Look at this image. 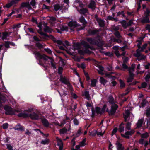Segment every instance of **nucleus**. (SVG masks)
Here are the masks:
<instances>
[{
	"label": "nucleus",
	"mask_w": 150,
	"mask_h": 150,
	"mask_svg": "<svg viewBox=\"0 0 150 150\" xmlns=\"http://www.w3.org/2000/svg\"><path fill=\"white\" fill-rule=\"evenodd\" d=\"M114 34L117 38H119L121 37L120 34L118 31H115V32Z\"/></svg>",
	"instance_id": "69168bd1"
},
{
	"label": "nucleus",
	"mask_w": 150,
	"mask_h": 150,
	"mask_svg": "<svg viewBox=\"0 0 150 150\" xmlns=\"http://www.w3.org/2000/svg\"><path fill=\"white\" fill-rule=\"evenodd\" d=\"M88 33L90 36H93L96 35L98 32H99L100 30L97 29H95L94 30L89 29L88 31Z\"/></svg>",
	"instance_id": "9b49d317"
},
{
	"label": "nucleus",
	"mask_w": 150,
	"mask_h": 150,
	"mask_svg": "<svg viewBox=\"0 0 150 150\" xmlns=\"http://www.w3.org/2000/svg\"><path fill=\"white\" fill-rule=\"evenodd\" d=\"M79 20L80 22L82 23L83 25L85 26V25L88 23L83 16H81Z\"/></svg>",
	"instance_id": "4be33fe9"
},
{
	"label": "nucleus",
	"mask_w": 150,
	"mask_h": 150,
	"mask_svg": "<svg viewBox=\"0 0 150 150\" xmlns=\"http://www.w3.org/2000/svg\"><path fill=\"white\" fill-rule=\"evenodd\" d=\"M8 124L7 123L3 124L2 125L3 129H7L8 127Z\"/></svg>",
	"instance_id": "680f3d73"
},
{
	"label": "nucleus",
	"mask_w": 150,
	"mask_h": 150,
	"mask_svg": "<svg viewBox=\"0 0 150 150\" xmlns=\"http://www.w3.org/2000/svg\"><path fill=\"white\" fill-rule=\"evenodd\" d=\"M108 102L111 105L115 104L114 102V99L112 96H110L108 97Z\"/></svg>",
	"instance_id": "bb28decb"
},
{
	"label": "nucleus",
	"mask_w": 150,
	"mask_h": 150,
	"mask_svg": "<svg viewBox=\"0 0 150 150\" xmlns=\"http://www.w3.org/2000/svg\"><path fill=\"white\" fill-rule=\"evenodd\" d=\"M131 123L128 122L126 125V129L129 130H131Z\"/></svg>",
	"instance_id": "de8ad7c7"
},
{
	"label": "nucleus",
	"mask_w": 150,
	"mask_h": 150,
	"mask_svg": "<svg viewBox=\"0 0 150 150\" xmlns=\"http://www.w3.org/2000/svg\"><path fill=\"white\" fill-rule=\"evenodd\" d=\"M36 3L35 0H31L30 2V4L34 8H35L34 7L35 6Z\"/></svg>",
	"instance_id": "603ef678"
},
{
	"label": "nucleus",
	"mask_w": 150,
	"mask_h": 150,
	"mask_svg": "<svg viewBox=\"0 0 150 150\" xmlns=\"http://www.w3.org/2000/svg\"><path fill=\"white\" fill-rule=\"evenodd\" d=\"M120 23L122 25V27L124 29H126L127 28V23L125 20H123L120 21Z\"/></svg>",
	"instance_id": "5701e85b"
},
{
	"label": "nucleus",
	"mask_w": 150,
	"mask_h": 150,
	"mask_svg": "<svg viewBox=\"0 0 150 150\" xmlns=\"http://www.w3.org/2000/svg\"><path fill=\"white\" fill-rule=\"evenodd\" d=\"M73 47L74 50H78V53L81 55L84 56L85 54H90L92 52L89 50H94L95 49L93 46H91L86 42L84 40H82L81 42L74 43Z\"/></svg>",
	"instance_id": "f257e3e1"
},
{
	"label": "nucleus",
	"mask_w": 150,
	"mask_h": 150,
	"mask_svg": "<svg viewBox=\"0 0 150 150\" xmlns=\"http://www.w3.org/2000/svg\"><path fill=\"white\" fill-rule=\"evenodd\" d=\"M43 30L45 33H50L53 31V30L49 26L45 25H44Z\"/></svg>",
	"instance_id": "4468645a"
},
{
	"label": "nucleus",
	"mask_w": 150,
	"mask_h": 150,
	"mask_svg": "<svg viewBox=\"0 0 150 150\" xmlns=\"http://www.w3.org/2000/svg\"><path fill=\"white\" fill-rule=\"evenodd\" d=\"M116 145L117 150H124L125 149V148L124 146L118 141H117Z\"/></svg>",
	"instance_id": "f8f14e48"
},
{
	"label": "nucleus",
	"mask_w": 150,
	"mask_h": 150,
	"mask_svg": "<svg viewBox=\"0 0 150 150\" xmlns=\"http://www.w3.org/2000/svg\"><path fill=\"white\" fill-rule=\"evenodd\" d=\"M96 4L95 2L93 0H91L88 7L91 9H93L95 7Z\"/></svg>",
	"instance_id": "6ab92c4d"
},
{
	"label": "nucleus",
	"mask_w": 150,
	"mask_h": 150,
	"mask_svg": "<svg viewBox=\"0 0 150 150\" xmlns=\"http://www.w3.org/2000/svg\"><path fill=\"white\" fill-rule=\"evenodd\" d=\"M68 27L67 26H63L61 28V30L62 31H68Z\"/></svg>",
	"instance_id": "bf43d9fd"
},
{
	"label": "nucleus",
	"mask_w": 150,
	"mask_h": 150,
	"mask_svg": "<svg viewBox=\"0 0 150 150\" xmlns=\"http://www.w3.org/2000/svg\"><path fill=\"white\" fill-rule=\"evenodd\" d=\"M10 35V33H9L8 32L6 31L2 32V36L1 37L2 40L7 39V37H9Z\"/></svg>",
	"instance_id": "2eb2a0df"
},
{
	"label": "nucleus",
	"mask_w": 150,
	"mask_h": 150,
	"mask_svg": "<svg viewBox=\"0 0 150 150\" xmlns=\"http://www.w3.org/2000/svg\"><path fill=\"white\" fill-rule=\"evenodd\" d=\"M63 70V68L61 67H58V74L59 75H62V73Z\"/></svg>",
	"instance_id": "6e6d98bb"
},
{
	"label": "nucleus",
	"mask_w": 150,
	"mask_h": 150,
	"mask_svg": "<svg viewBox=\"0 0 150 150\" xmlns=\"http://www.w3.org/2000/svg\"><path fill=\"white\" fill-rule=\"evenodd\" d=\"M106 108L107 105L105 104H104L101 110H100L102 114L105 112Z\"/></svg>",
	"instance_id": "37998d69"
},
{
	"label": "nucleus",
	"mask_w": 150,
	"mask_h": 150,
	"mask_svg": "<svg viewBox=\"0 0 150 150\" xmlns=\"http://www.w3.org/2000/svg\"><path fill=\"white\" fill-rule=\"evenodd\" d=\"M147 44L146 43H145L140 48V51H141L142 52H143L144 51V50L145 49L146 47L147 46Z\"/></svg>",
	"instance_id": "4d7b16f0"
},
{
	"label": "nucleus",
	"mask_w": 150,
	"mask_h": 150,
	"mask_svg": "<svg viewBox=\"0 0 150 150\" xmlns=\"http://www.w3.org/2000/svg\"><path fill=\"white\" fill-rule=\"evenodd\" d=\"M97 132V131L93 130L90 133V135L94 137L96 136Z\"/></svg>",
	"instance_id": "3c124183"
},
{
	"label": "nucleus",
	"mask_w": 150,
	"mask_h": 150,
	"mask_svg": "<svg viewBox=\"0 0 150 150\" xmlns=\"http://www.w3.org/2000/svg\"><path fill=\"white\" fill-rule=\"evenodd\" d=\"M99 69L100 71H99V74H103V72L104 70V67L102 66H99Z\"/></svg>",
	"instance_id": "0e129e2a"
},
{
	"label": "nucleus",
	"mask_w": 150,
	"mask_h": 150,
	"mask_svg": "<svg viewBox=\"0 0 150 150\" xmlns=\"http://www.w3.org/2000/svg\"><path fill=\"white\" fill-rule=\"evenodd\" d=\"M134 130H131L130 131H127L125 132V134H121V136L123 137L126 139H129L130 138L129 135H132L134 133Z\"/></svg>",
	"instance_id": "1a4fd4ad"
},
{
	"label": "nucleus",
	"mask_w": 150,
	"mask_h": 150,
	"mask_svg": "<svg viewBox=\"0 0 150 150\" xmlns=\"http://www.w3.org/2000/svg\"><path fill=\"white\" fill-rule=\"evenodd\" d=\"M97 82V80L95 79H93L91 80V87H95L96 86V83Z\"/></svg>",
	"instance_id": "72a5a7b5"
},
{
	"label": "nucleus",
	"mask_w": 150,
	"mask_h": 150,
	"mask_svg": "<svg viewBox=\"0 0 150 150\" xmlns=\"http://www.w3.org/2000/svg\"><path fill=\"white\" fill-rule=\"evenodd\" d=\"M59 81L62 83L67 85H69L70 83L69 81V79L65 76L61 75L60 76Z\"/></svg>",
	"instance_id": "6e6552de"
},
{
	"label": "nucleus",
	"mask_w": 150,
	"mask_h": 150,
	"mask_svg": "<svg viewBox=\"0 0 150 150\" xmlns=\"http://www.w3.org/2000/svg\"><path fill=\"white\" fill-rule=\"evenodd\" d=\"M141 22L142 23H150L149 18L144 17L141 20Z\"/></svg>",
	"instance_id": "a878e982"
},
{
	"label": "nucleus",
	"mask_w": 150,
	"mask_h": 150,
	"mask_svg": "<svg viewBox=\"0 0 150 150\" xmlns=\"http://www.w3.org/2000/svg\"><path fill=\"white\" fill-rule=\"evenodd\" d=\"M145 17L146 18H149V17L150 16V12L149 11V10L147 8L146 11L145 12Z\"/></svg>",
	"instance_id": "f704fd0d"
},
{
	"label": "nucleus",
	"mask_w": 150,
	"mask_h": 150,
	"mask_svg": "<svg viewBox=\"0 0 150 150\" xmlns=\"http://www.w3.org/2000/svg\"><path fill=\"white\" fill-rule=\"evenodd\" d=\"M49 18L50 23L52 25L54 24L56 20V18L54 16H50Z\"/></svg>",
	"instance_id": "aec40b11"
},
{
	"label": "nucleus",
	"mask_w": 150,
	"mask_h": 150,
	"mask_svg": "<svg viewBox=\"0 0 150 150\" xmlns=\"http://www.w3.org/2000/svg\"><path fill=\"white\" fill-rule=\"evenodd\" d=\"M35 46L38 47L39 49L43 48L44 47V46L40 43L39 42L36 43Z\"/></svg>",
	"instance_id": "58836bf2"
},
{
	"label": "nucleus",
	"mask_w": 150,
	"mask_h": 150,
	"mask_svg": "<svg viewBox=\"0 0 150 150\" xmlns=\"http://www.w3.org/2000/svg\"><path fill=\"white\" fill-rule=\"evenodd\" d=\"M125 115H124V117L128 118L130 116V110L127 109L125 111Z\"/></svg>",
	"instance_id": "ea45409f"
},
{
	"label": "nucleus",
	"mask_w": 150,
	"mask_h": 150,
	"mask_svg": "<svg viewBox=\"0 0 150 150\" xmlns=\"http://www.w3.org/2000/svg\"><path fill=\"white\" fill-rule=\"evenodd\" d=\"M44 50L45 52H47L49 54H50L52 53L51 50L49 48H45Z\"/></svg>",
	"instance_id": "338daca9"
},
{
	"label": "nucleus",
	"mask_w": 150,
	"mask_h": 150,
	"mask_svg": "<svg viewBox=\"0 0 150 150\" xmlns=\"http://www.w3.org/2000/svg\"><path fill=\"white\" fill-rule=\"evenodd\" d=\"M40 120L41 122L44 127L47 128L50 127V123L44 117H42Z\"/></svg>",
	"instance_id": "0eeeda50"
},
{
	"label": "nucleus",
	"mask_w": 150,
	"mask_h": 150,
	"mask_svg": "<svg viewBox=\"0 0 150 150\" xmlns=\"http://www.w3.org/2000/svg\"><path fill=\"white\" fill-rule=\"evenodd\" d=\"M140 57L138 58V60L139 61H140L142 60H145L146 58V56H145L144 55H142Z\"/></svg>",
	"instance_id": "e2e57ef3"
},
{
	"label": "nucleus",
	"mask_w": 150,
	"mask_h": 150,
	"mask_svg": "<svg viewBox=\"0 0 150 150\" xmlns=\"http://www.w3.org/2000/svg\"><path fill=\"white\" fill-rule=\"evenodd\" d=\"M10 42L9 41H5L4 43V46L6 48H10Z\"/></svg>",
	"instance_id": "49530a36"
},
{
	"label": "nucleus",
	"mask_w": 150,
	"mask_h": 150,
	"mask_svg": "<svg viewBox=\"0 0 150 150\" xmlns=\"http://www.w3.org/2000/svg\"><path fill=\"white\" fill-rule=\"evenodd\" d=\"M17 116L20 117H23L24 118L29 117L28 114L25 112H20L18 114Z\"/></svg>",
	"instance_id": "a211bd4d"
},
{
	"label": "nucleus",
	"mask_w": 150,
	"mask_h": 150,
	"mask_svg": "<svg viewBox=\"0 0 150 150\" xmlns=\"http://www.w3.org/2000/svg\"><path fill=\"white\" fill-rule=\"evenodd\" d=\"M144 66L145 69H149L150 68V63L148 62L146 65H144Z\"/></svg>",
	"instance_id": "774afa93"
},
{
	"label": "nucleus",
	"mask_w": 150,
	"mask_h": 150,
	"mask_svg": "<svg viewBox=\"0 0 150 150\" xmlns=\"http://www.w3.org/2000/svg\"><path fill=\"white\" fill-rule=\"evenodd\" d=\"M56 139L57 141V145L58 146H63V144L62 142V140L59 138L58 137H57L56 138Z\"/></svg>",
	"instance_id": "c756f323"
},
{
	"label": "nucleus",
	"mask_w": 150,
	"mask_h": 150,
	"mask_svg": "<svg viewBox=\"0 0 150 150\" xmlns=\"http://www.w3.org/2000/svg\"><path fill=\"white\" fill-rule=\"evenodd\" d=\"M100 82L101 84L105 86L107 82V81L103 77L100 78Z\"/></svg>",
	"instance_id": "7c9ffc66"
},
{
	"label": "nucleus",
	"mask_w": 150,
	"mask_h": 150,
	"mask_svg": "<svg viewBox=\"0 0 150 150\" xmlns=\"http://www.w3.org/2000/svg\"><path fill=\"white\" fill-rule=\"evenodd\" d=\"M15 130H17L21 131H24L25 128L23 126H22L20 123L16 125L15 127L13 128Z\"/></svg>",
	"instance_id": "ddd939ff"
},
{
	"label": "nucleus",
	"mask_w": 150,
	"mask_h": 150,
	"mask_svg": "<svg viewBox=\"0 0 150 150\" xmlns=\"http://www.w3.org/2000/svg\"><path fill=\"white\" fill-rule=\"evenodd\" d=\"M82 130L81 127H80L78 130L77 132L74 134L73 136L75 137H79L83 133L82 131Z\"/></svg>",
	"instance_id": "dca6fc26"
},
{
	"label": "nucleus",
	"mask_w": 150,
	"mask_h": 150,
	"mask_svg": "<svg viewBox=\"0 0 150 150\" xmlns=\"http://www.w3.org/2000/svg\"><path fill=\"white\" fill-rule=\"evenodd\" d=\"M99 34V32H98L96 35V36L94 38H87L86 40L91 44L96 45L102 50L103 48L104 42L100 38V36Z\"/></svg>",
	"instance_id": "f03ea898"
},
{
	"label": "nucleus",
	"mask_w": 150,
	"mask_h": 150,
	"mask_svg": "<svg viewBox=\"0 0 150 150\" xmlns=\"http://www.w3.org/2000/svg\"><path fill=\"white\" fill-rule=\"evenodd\" d=\"M41 34L42 36H43L45 38L52 37V38H54V37L51 35H48L46 33H42Z\"/></svg>",
	"instance_id": "e433bc0d"
},
{
	"label": "nucleus",
	"mask_w": 150,
	"mask_h": 150,
	"mask_svg": "<svg viewBox=\"0 0 150 150\" xmlns=\"http://www.w3.org/2000/svg\"><path fill=\"white\" fill-rule=\"evenodd\" d=\"M98 23L99 26L100 27H104L105 26V21L101 18H100L98 21L97 22Z\"/></svg>",
	"instance_id": "f3484780"
},
{
	"label": "nucleus",
	"mask_w": 150,
	"mask_h": 150,
	"mask_svg": "<svg viewBox=\"0 0 150 150\" xmlns=\"http://www.w3.org/2000/svg\"><path fill=\"white\" fill-rule=\"evenodd\" d=\"M83 95L85 96V98L88 100H89L90 99V97L89 94V92L87 91H85L84 93H83Z\"/></svg>",
	"instance_id": "412c9836"
},
{
	"label": "nucleus",
	"mask_w": 150,
	"mask_h": 150,
	"mask_svg": "<svg viewBox=\"0 0 150 150\" xmlns=\"http://www.w3.org/2000/svg\"><path fill=\"white\" fill-rule=\"evenodd\" d=\"M141 51H140V49H137L136 50V54L135 55V57H137V58H139V57H140L141 55V54L140 53V52H141Z\"/></svg>",
	"instance_id": "4c0bfd02"
},
{
	"label": "nucleus",
	"mask_w": 150,
	"mask_h": 150,
	"mask_svg": "<svg viewBox=\"0 0 150 150\" xmlns=\"http://www.w3.org/2000/svg\"><path fill=\"white\" fill-rule=\"evenodd\" d=\"M4 108L5 110V113L6 115H15V111L11 107L6 105L4 107Z\"/></svg>",
	"instance_id": "39448f33"
},
{
	"label": "nucleus",
	"mask_w": 150,
	"mask_h": 150,
	"mask_svg": "<svg viewBox=\"0 0 150 150\" xmlns=\"http://www.w3.org/2000/svg\"><path fill=\"white\" fill-rule=\"evenodd\" d=\"M29 117H30L33 120H39L42 117L41 115H39L35 112L30 114Z\"/></svg>",
	"instance_id": "423d86ee"
},
{
	"label": "nucleus",
	"mask_w": 150,
	"mask_h": 150,
	"mask_svg": "<svg viewBox=\"0 0 150 150\" xmlns=\"http://www.w3.org/2000/svg\"><path fill=\"white\" fill-rule=\"evenodd\" d=\"M146 115L147 117H149L150 116V108H148L146 111Z\"/></svg>",
	"instance_id": "09e8293b"
},
{
	"label": "nucleus",
	"mask_w": 150,
	"mask_h": 150,
	"mask_svg": "<svg viewBox=\"0 0 150 150\" xmlns=\"http://www.w3.org/2000/svg\"><path fill=\"white\" fill-rule=\"evenodd\" d=\"M54 7V10L56 11H57L59 9L61 10L62 8L60 6V5L58 4H55Z\"/></svg>",
	"instance_id": "c85d7f7f"
},
{
	"label": "nucleus",
	"mask_w": 150,
	"mask_h": 150,
	"mask_svg": "<svg viewBox=\"0 0 150 150\" xmlns=\"http://www.w3.org/2000/svg\"><path fill=\"white\" fill-rule=\"evenodd\" d=\"M119 81L120 85V87L121 88H124L125 87V84L123 81L121 79H120L119 80Z\"/></svg>",
	"instance_id": "473e14b6"
},
{
	"label": "nucleus",
	"mask_w": 150,
	"mask_h": 150,
	"mask_svg": "<svg viewBox=\"0 0 150 150\" xmlns=\"http://www.w3.org/2000/svg\"><path fill=\"white\" fill-rule=\"evenodd\" d=\"M50 6H47L45 5V4H43L42 7V9L43 10L47 9V10L48 11H50Z\"/></svg>",
	"instance_id": "79ce46f5"
},
{
	"label": "nucleus",
	"mask_w": 150,
	"mask_h": 150,
	"mask_svg": "<svg viewBox=\"0 0 150 150\" xmlns=\"http://www.w3.org/2000/svg\"><path fill=\"white\" fill-rule=\"evenodd\" d=\"M111 105L110 112L112 114V116H113L116 112V110L118 108V105L115 103Z\"/></svg>",
	"instance_id": "9d476101"
},
{
	"label": "nucleus",
	"mask_w": 150,
	"mask_h": 150,
	"mask_svg": "<svg viewBox=\"0 0 150 150\" xmlns=\"http://www.w3.org/2000/svg\"><path fill=\"white\" fill-rule=\"evenodd\" d=\"M149 137L148 133L147 132H146L142 134L141 135V137L143 138H147Z\"/></svg>",
	"instance_id": "8fccbe9b"
},
{
	"label": "nucleus",
	"mask_w": 150,
	"mask_h": 150,
	"mask_svg": "<svg viewBox=\"0 0 150 150\" xmlns=\"http://www.w3.org/2000/svg\"><path fill=\"white\" fill-rule=\"evenodd\" d=\"M143 120L141 119L139 120L137 123V128L141 127L142 125Z\"/></svg>",
	"instance_id": "393cba45"
},
{
	"label": "nucleus",
	"mask_w": 150,
	"mask_h": 150,
	"mask_svg": "<svg viewBox=\"0 0 150 150\" xmlns=\"http://www.w3.org/2000/svg\"><path fill=\"white\" fill-rule=\"evenodd\" d=\"M34 54L36 56V58L39 59V62L38 64L40 65L45 67V66L43 63H42L41 59H43L44 60L47 61L48 59H50L51 58L45 54H43L42 55L39 52L37 51H35Z\"/></svg>",
	"instance_id": "7ed1b4c3"
},
{
	"label": "nucleus",
	"mask_w": 150,
	"mask_h": 150,
	"mask_svg": "<svg viewBox=\"0 0 150 150\" xmlns=\"http://www.w3.org/2000/svg\"><path fill=\"white\" fill-rule=\"evenodd\" d=\"M137 42H138V43L137 45V46L138 48V49H140L141 48V45L142 44V41L141 40H138Z\"/></svg>",
	"instance_id": "052dcab7"
},
{
	"label": "nucleus",
	"mask_w": 150,
	"mask_h": 150,
	"mask_svg": "<svg viewBox=\"0 0 150 150\" xmlns=\"http://www.w3.org/2000/svg\"><path fill=\"white\" fill-rule=\"evenodd\" d=\"M101 108L100 107L97 106L95 108V113L97 114L102 115V113L101 112Z\"/></svg>",
	"instance_id": "cd10ccee"
},
{
	"label": "nucleus",
	"mask_w": 150,
	"mask_h": 150,
	"mask_svg": "<svg viewBox=\"0 0 150 150\" xmlns=\"http://www.w3.org/2000/svg\"><path fill=\"white\" fill-rule=\"evenodd\" d=\"M56 42L58 45H63L65 47H66V45L64 44L63 43V42L62 41L60 40H58L56 41Z\"/></svg>",
	"instance_id": "5fc2aeb1"
},
{
	"label": "nucleus",
	"mask_w": 150,
	"mask_h": 150,
	"mask_svg": "<svg viewBox=\"0 0 150 150\" xmlns=\"http://www.w3.org/2000/svg\"><path fill=\"white\" fill-rule=\"evenodd\" d=\"M6 99L4 97H0V106H1L2 103L5 102Z\"/></svg>",
	"instance_id": "c03bdc74"
},
{
	"label": "nucleus",
	"mask_w": 150,
	"mask_h": 150,
	"mask_svg": "<svg viewBox=\"0 0 150 150\" xmlns=\"http://www.w3.org/2000/svg\"><path fill=\"white\" fill-rule=\"evenodd\" d=\"M144 79L146 82H149L150 79V71L148 72V74L146 75Z\"/></svg>",
	"instance_id": "c9c22d12"
},
{
	"label": "nucleus",
	"mask_w": 150,
	"mask_h": 150,
	"mask_svg": "<svg viewBox=\"0 0 150 150\" xmlns=\"http://www.w3.org/2000/svg\"><path fill=\"white\" fill-rule=\"evenodd\" d=\"M86 141V139L85 138L83 139V140L80 142V145L81 146H84L86 144L85 142Z\"/></svg>",
	"instance_id": "a19ab883"
},
{
	"label": "nucleus",
	"mask_w": 150,
	"mask_h": 150,
	"mask_svg": "<svg viewBox=\"0 0 150 150\" xmlns=\"http://www.w3.org/2000/svg\"><path fill=\"white\" fill-rule=\"evenodd\" d=\"M122 59H123V63H127L129 60V58L127 57H125V58H124V57H122Z\"/></svg>",
	"instance_id": "13d9d810"
},
{
	"label": "nucleus",
	"mask_w": 150,
	"mask_h": 150,
	"mask_svg": "<svg viewBox=\"0 0 150 150\" xmlns=\"http://www.w3.org/2000/svg\"><path fill=\"white\" fill-rule=\"evenodd\" d=\"M68 26L71 28L70 29L71 31H75V28L81 26V25L78 23L76 21H71L69 22L68 24Z\"/></svg>",
	"instance_id": "20e7f679"
},
{
	"label": "nucleus",
	"mask_w": 150,
	"mask_h": 150,
	"mask_svg": "<svg viewBox=\"0 0 150 150\" xmlns=\"http://www.w3.org/2000/svg\"><path fill=\"white\" fill-rule=\"evenodd\" d=\"M88 10L86 8H83L80 9L79 10V12L81 14L85 15L86 13H88Z\"/></svg>",
	"instance_id": "b1692460"
},
{
	"label": "nucleus",
	"mask_w": 150,
	"mask_h": 150,
	"mask_svg": "<svg viewBox=\"0 0 150 150\" xmlns=\"http://www.w3.org/2000/svg\"><path fill=\"white\" fill-rule=\"evenodd\" d=\"M91 111H92V115H91V117L93 118L96 115V113L95 112V110L94 108L93 107L91 108Z\"/></svg>",
	"instance_id": "864d4df0"
},
{
	"label": "nucleus",
	"mask_w": 150,
	"mask_h": 150,
	"mask_svg": "<svg viewBox=\"0 0 150 150\" xmlns=\"http://www.w3.org/2000/svg\"><path fill=\"white\" fill-rule=\"evenodd\" d=\"M50 140L49 139H46L45 140H42L40 142L41 144L43 145L48 144L49 143Z\"/></svg>",
	"instance_id": "2f4dec72"
},
{
	"label": "nucleus",
	"mask_w": 150,
	"mask_h": 150,
	"mask_svg": "<svg viewBox=\"0 0 150 150\" xmlns=\"http://www.w3.org/2000/svg\"><path fill=\"white\" fill-rule=\"evenodd\" d=\"M67 132V129L65 128H63L62 129H60L59 132L60 134H64L66 133Z\"/></svg>",
	"instance_id": "a18cd8bd"
}]
</instances>
